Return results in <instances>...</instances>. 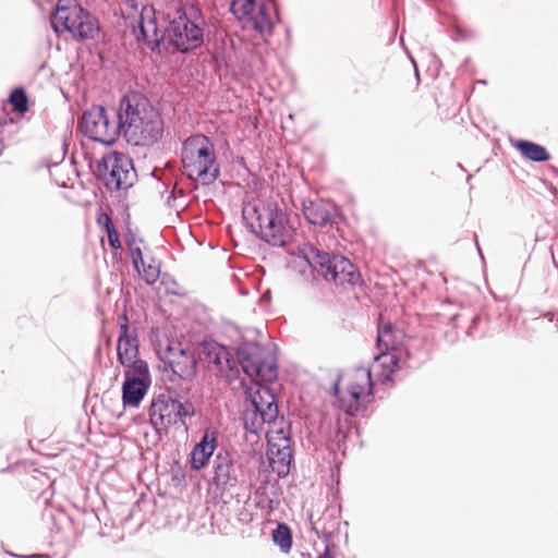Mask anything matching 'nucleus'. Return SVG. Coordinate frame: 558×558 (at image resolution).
I'll list each match as a JSON object with an SVG mask.
<instances>
[{"mask_svg":"<svg viewBox=\"0 0 558 558\" xmlns=\"http://www.w3.org/2000/svg\"><path fill=\"white\" fill-rule=\"evenodd\" d=\"M117 109L110 111L101 105H93L83 112L78 120L81 132L94 142L112 145L120 135L119 120L114 116Z\"/></svg>","mask_w":558,"mask_h":558,"instance_id":"1a4fd4ad","label":"nucleus"},{"mask_svg":"<svg viewBox=\"0 0 558 558\" xmlns=\"http://www.w3.org/2000/svg\"><path fill=\"white\" fill-rule=\"evenodd\" d=\"M456 167H457L458 169H460L461 171H466V170H465V168L463 167V165H462V163H460V162H458V163L456 165Z\"/></svg>","mask_w":558,"mask_h":558,"instance_id":"a18cd8bd","label":"nucleus"},{"mask_svg":"<svg viewBox=\"0 0 558 558\" xmlns=\"http://www.w3.org/2000/svg\"><path fill=\"white\" fill-rule=\"evenodd\" d=\"M432 314H421V327L425 324V319L427 316H430ZM437 318L439 319H444L446 318L449 323L452 324V326L454 328H458L459 327V320L464 318V314H459V313H454V314H451V315H446L444 313H435L434 314Z\"/></svg>","mask_w":558,"mask_h":558,"instance_id":"f704fd0d","label":"nucleus"},{"mask_svg":"<svg viewBox=\"0 0 558 558\" xmlns=\"http://www.w3.org/2000/svg\"><path fill=\"white\" fill-rule=\"evenodd\" d=\"M151 385L149 366L140 363L135 369H124L122 403L126 408H137Z\"/></svg>","mask_w":558,"mask_h":558,"instance_id":"f8f14e48","label":"nucleus"},{"mask_svg":"<svg viewBox=\"0 0 558 558\" xmlns=\"http://www.w3.org/2000/svg\"><path fill=\"white\" fill-rule=\"evenodd\" d=\"M107 233V236H108V242H109V245L113 248V250H118L121 247V243H120V240H119V235H118V232L114 228V223L112 220H108V231H106Z\"/></svg>","mask_w":558,"mask_h":558,"instance_id":"e433bc0d","label":"nucleus"},{"mask_svg":"<svg viewBox=\"0 0 558 558\" xmlns=\"http://www.w3.org/2000/svg\"><path fill=\"white\" fill-rule=\"evenodd\" d=\"M348 391V397H341L339 398V407L341 410H343V412L350 416H354L356 415L361 410H362V407H361V398H362V393H359V391H351V390H347Z\"/></svg>","mask_w":558,"mask_h":558,"instance_id":"c756f323","label":"nucleus"},{"mask_svg":"<svg viewBox=\"0 0 558 558\" xmlns=\"http://www.w3.org/2000/svg\"><path fill=\"white\" fill-rule=\"evenodd\" d=\"M234 54V43L233 39L223 34L219 39L216 40L213 58L218 64L229 66L231 64Z\"/></svg>","mask_w":558,"mask_h":558,"instance_id":"b1692460","label":"nucleus"},{"mask_svg":"<svg viewBox=\"0 0 558 558\" xmlns=\"http://www.w3.org/2000/svg\"><path fill=\"white\" fill-rule=\"evenodd\" d=\"M178 352L181 356L185 357L186 361L190 363L191 365V369H183V367L180 365L179 362H174L173 360L169 359L168 361H165L163 357H161V360L165 362V367L163 369L167 371L168 367L171 369V372L174 374V375H178L180 378H185V377H189V376H192L194 373H195V365H196V360L194 359V356L184 348H178Z\"/></svg>","mask_w":558,"mask_h":558,"instance_id":"a878e982","label":"nucleus"},{"mask_svg":"<svg viewBox=\"0 0 558 558\" xmlns=\"http://www.w3.org/2000/svg\"><path fill=\"white\" fill-rule=\"evenodd\" d=\"M376 349L408 354L404 332L390 322L385 323L381 316L379 317L377 327Z\"/></svg>","mask_w":558,"mask_h":558,"instance_id":"6ab92c4d","label":"nucleus"},{"mask_svg":"<svg viewBox=\"0 0 558 558\" xmlns=\"http://www.w3.org/2000/svg\"><path fill=\"white\" fill-rule=\"evenodd\" d=\"M181 161L185 175L203 185L213 184L220 175L215 146L204 134H194L184 140Z\"/></svg>","mask_w":558,"mask_h":558,"instance_id":"7ed1b4c3","label":"nucleus"},{"mask_svg":"<svg viewBox=\"0 0 558 558\" xmlns=\"http://www.w3.org/2000/svg\"><path fill=\"white\" fill-rule=\"evenodd\" d=\"M50 25L57 35L68 32L78 40L98 39L101 32L97 17L75 1L64 4L60 0L50 15Z\"/></svg>","mask_w":558,"mask_h":558,"instance_id":"39448f33","label":"nucleus"},{"mask_svg":"<svg viewBox=\"0 0 558 558\" xmlns=\"http://www.w3.org/2000/svg\"><path fill=\"white\" fill-rule=\"evenodd\" d=\"M340 378H341V375H338V378L336 379V381L333 383L332 387H331V395L335 396L338 400L339 398H341V391H340Z\"/></svg>","mask_w":558,"mask_h":558,"instance_id":"4c0bfd02","label":"nucleus"},{"mask_svg":"<svg viewBox=\"0 0 558 558\" xmlns=\"http://www.w3.org/2000/svg\"><path fill=\"white\" fill-rule=\"evenodd\" d=\"M9 101L13 110L20 114L28 110V97L25 89L22 87H16L11 92Z\"/></svg>","mask_w":558,"mask_h":558,"instance_id":"2f4dec72","label":"nucleus"},{"mask_svg":"<svg viewBox=\"0 0 558 558\" xmlns=\"http://www.w3.org/2000/svg\"><path fill=\"white\" fill-rule=\"evenodd\" d=\"M231 13L245 28H252L262 36L271 35L278 13L272 3L264 0H232Z\"/></svg>","mask_w":558,"mask_h":558,"instance_id":"9d476101","label":"nucleus"},{"mask_svg":"<svg viewBox=\"0 0 558 558\" xmlns=\"http://www.w3.org/2000/svg\"><path fill=\"white\" fill-rule=\"evenodd\" d=\"M511 145L519 151L523 159L531 162L542 163L551 158L550 153L544 145L530 140L518 138L511 141Z\"/></svg>","mask_w":558,"mask_h":558,"instance_id":"4be33fe9","label":"nucleus"},{"mask_svg":"<svg viewBox=\"0 0 558 558\" xmlns=\"http://www.w3.org/2000/svg\"><path fill=\"white\" fill-rule=\"evenodd\" d=\"M129 247H130L133 266H134L135 270L138 274H141V266H144L142 251L138 246H133L131 243H129Z\"/></svg>","mask_w":558,"mask_h":558,"instance_id":"c9c22d12","label":"nucleus"},{"mask_svg":"<svg viewBox=\"0 0 558 558\" xmlns=\"http://www.w3.org/2000/svg\"><path fill=\"white\" fill-rule=\"evenodd\" d=\"M409 58L413 64L415 80H416V83L418 84V71H420L418 63L416 62L415 58L412 54H410Z\"/></svg>","mask_w":558,"mask_h":558,"instance_id":"a19ab883","label":"nucleus"},{"mask_svg":"<svg viewBox=\"0 0 558 558\" xmlns=\"http://www.w3.org/2000/svg\"><path fill=\"white\" fill-rule=\"evenodd\" d=\"M108 220H112L110 216L102 214L98 217V223L104 226L105 231H108Z\"/></svg>","mask_w":558,"mask_h":558,"instance_id":"ea45409f","label":"nucleus"},{"mask_svg":"<svg viewBox=\"0 0 558 558\" xmlns=\"http://www.w3.org/2000/svg\"><path fill=\"white\" fill-rule=\"evenodd\" d=\"M498 306V316L493 319L487 312L474 314L471 317L470 325L466 328V336L473 339H482L487 336H493L505 329L508 323V315L504 314Z\"/></svg>","mask_w":558,"mask_h":558,"instance_id":"f3484780","label":"nucleus"},{"mask_svg":"<svg viewBox=\"0 0 558 558\" xmlns=\"http://www.w3.org/2000/svg\"><path fill=\"white\" fill-rule=\"evenodd\" d=\"M120 332L117 341V356L124 369H135L140 363L148 366L145 360L138 357L140 340L136 329L131 330L125 314L120 316Z\"/></svg>","mask_w":558,"mask_h":558,"instance_id":"ddd939ff","label":"nucleus"},{"mask_svg":"<svg viewBox=\"0 0 558 558\" xmlns=\"http://www.w3.org/2000/svg\"><path fill=\"white\" fill-rule=\"evenodd\" d=\"M421 65L425 66L426 78L434 81L440 73L442 62L435 53L421 49Z\"/></svg>","mask_w":558,"mask_h":558,"instance_id":"c85d7f7f","label":"nucleus"},{"mask_svg":"<svg viewBox=\"0 0 558 558\" xmlns=\"http://www.w3.org/2000/svg\"><path fill=\"white\" fill-rule=\"evenodd\" d=\"M474 236H475L476 247H477L478 252H481V248H480V244H478V242H477V236H476V234H475ZM480 254L482 255V253H480Z\"/></svg>","mask_w":558,"mask_h":558,"instance_id":"49530a36","label":"nucleus"},{"mask_svg":"<svg viewBox=\"0 0 558 558\" xmlns=\"http://www.w3.org/2000/svg\"><path fill=\"white\" fill-rule=\"evenodd\" d=\"M252 210L256 223L252 222L251 227L263 241L271 246L283 247L292 240L294 228L277 204L254 206Z\"/></svg>","mask_w":558,"mask_h":558,"instance_id":"423d86ee","label":"nucleus"},{"mask_svg":"<svg viewBox=\"0 0 558 558\" xmlns=\"http://www.w3.org/2000/svg\"><path fill=\"white\" fill-rule=\"evenodd\" d=\"M159 268L154 265L141 266V276L147 284H154L159 278Z\"/></svg>","mask_w":558,"mask_h":558,"instance_id":"72a5a7b5","label":"nucleus"},{"mask_svg":"<svg viewBox=\"0 0 558 558\" xmlns=\"http://www.w3.org/2000/svg\"><path fill=\"white\" fill-rule=\"evenodd\" d=\"M265 384H258L256 391L250 395L251 404L254 410L259 412L262 420L276 422L278 417L277 397L272 389Z\"/></svg>","mask_w":558,"mask_h":558,"instance_id":"412c9836","label":"nucleus"},{"mask_svg":"<svg viewBox=\"0 0 558 558\" xmlns=\"http://www.w3.org/2000/svg\"><path fill=\"white\" fill-rule=\"evenodd\" d=\"M197 354L199 361L205 363L208 371L215 374L232 372L236 368V361L233 359L231 351L214 339H205L198 345Z\"/></svg>","mask_w":558,"mask_h":558,"instance_id":"4468645a","label":"nucleus"},{"mask_svg":"<svg viewBox=\"0 0 558 558\" xmlns=\"http://www.w3.org/2000/svg\"><path fill=\"white\" fill-rule=\"evenodd\" d=\"M318 558H333V557L330 555L329 550L326 549L322 555L318 556Z\"/></svg>","mask_w":558,"mask_h":558,"instance_id":"37998d69","label":"nucleus"},{"mask_svg":"<svg viewBox=\"0 0 558 558\" xmlns=\"http://www.w3.org/2000/svg\"><path fill=\"white\" fill-rule=\"evenodd\" d=\"M272 542L280 547L283 553L290 551L292 547V533L290 527L280 523L271 533Z\"/></svg>","mask_w":558,"mask_h":558,"instance_id":"7c9ffc66","label":"nucleus"},{"mask_svg":"<svg viewBox=\"0 0 558 558\" xmlns=\"http://www.w3.org/2000/svg\"><path fill=\"white\" fill-rule=\"evenodd\" d=\"M301 253L312 271L327 282L344 287L355 286L361 279L355 266L344 256L318 250L313 245L304 246Z\"/></svg>","mask_w":558,"mask_h":558,"instance_id":"20e7f679","label":"nucleus"},{"mask_svg":"<svg viewBox=\"0 0 558 558\" xmlns=\"http://www.w3.org/2000/svg\"><path fill=\"white\" fill-rule=\"evenodd\" d=\"M217 448V433L211 428H206L201 440L195 444L191 451L190 464L192 470L201 471L209 462Z\"/></svg>","mask_w":558,"mask_h":558,"instance_id":"aec40b11","label":"nucleus"},{"mask_svg":"<svg viewBox=\"0 0 558 558\" xmlns=\"http://www.w3.org/2000/svg\"><path fill=\"white\" fill-rule=\"evenodd\" d=\"M236 364L253 380L272 383L278 377L275 357L257 342H242L236 349Z\"/></svg>","mask_w":558,"mask_h":558,"instance_id":"0eeeda50","label":"nucleus"},{"mask_svg":"<svg viewBox=\"0 0 558 558\" xmlns=\"http://www.w3.org/2000/svg\"><path fill=\"white\" fill-rule=\"evenodd\" d=\"M244 421L246 429L252 434H258L263 425L266 423H275L272 420H262V415H259V412H257L254 409H252V412H247L245 414Z\"/></svg>","mask_w":558,"mask_h":558,"instance_id":"473e14b6","label":"nucleus"},{"mask_svg":"<svg viewBox=\"0 0 558 558\" xmlns=\"http://www.w3.org/2000/svg\"><path fill=\"white\" fill-rule=\"evenodd\" d=\"M403 354L397 353L390 350H378V353L375 355V364L372 368V374L376 372L377 367H383V372L379 375L381 381H387L391 379V375L395 372V368L398 366L400 359Z\"/></svg>","mask_w":558,"mask_h":558,"instance_id":"5701e85b","label":"nucleus"},{"mask_svg":"<svg viewBox=\"0 0 558 558\" xmlns=\"http://www.w3.org/2000/svg\"><path fill=\"white\" fill-rule=\"evenodd\" d=\"M114 116L119 120L120 134L130 145L149 147L163 135L165 124L160 112L140 92L124 94Z\"/></svg>","mask_w":558,"mask_h":558,"instance_id":"f03ea898","label":"nucleus"},{"mask_svg":"<svg viewBox=\"0 0 558 558\" xmlns=\"http://www.w3.org/2000/svg\"><path fill=\"white\" fill-rule=\"evenodd\" d=\"M472 178H473V175H472V174H468V177H466V183H470V181H471V179H472Z\"/></svg>","mask_w":558,"mask_h":558,"instance_id":"de8ad7c7","label":"nucleus"},{"mask_svg":"<svg viewBox=\"0 0 558 558\" xmlns=\"http://www.w3.org/2000/svg\"><path fill=\"white\" fill-rule=\"evenodd\" d=\"M278 442L272 436H267V458L269 464L279 477H286L290 473L293 460L290 437L280 428L276 432Z\"/></svg>","mask_w":558,"mask_h":558,"instance_id":"2eb2a0df","label":"nucleus"},{"mask_svg":"<svg viewBox=\"0 0 558 558\" xmlns=\"http://www.w3.org/2000/svg\"><path fill=\"white\" fill-rule=\"evenodd\" d=\"M446 278L442 276L441 272H438L436 275L429 272L425 269V265L423 260L421 259V294L426 290L430 291L432 289H435L436 291H440L442 289H446Z\"/></svg>","mask_w":558,"mask_h":558,"instance_id":"bb28decb","label":"nucleus"},{"mask_svg":"<svg viewBox=\"0 0 558 558\" xmlns=\"http://www.w3.org/2000/svg\"><path fill=\"white\" fill-rule=\"evenodd\" d=\"M302 211L308 223L318 227L332 226L339 216L336 204L322 198L304 201Z\"/></svg>","mask_w":558,"mask_h":558,"instance_id":"dca6fc26","label":"nucleus"},{"mask_svg":"<svg viewBox=\"0 0 558 558\" xmlns=\"http://www.w3.org/2000/svg\"><path fill=\"white\" fill-rule=\"evenodd\" d=\"M174 347H173V343L170 342L168 345H167V349H166V354L167 356H171V355H174Z\"/></svg>","mask_w":558,"mask_h":558,"instance_id":"79ce46f5","label":"nucleus"},{"mask_svg":"<svg viewBox=\"0 0 558 558\" xmlns=\"http://www.w3.org/2000/svg\"><path fill=\"white\" fill-rule=\"evenodd\" d=\"M339 523L340 519L333 517V510H326L322 518L313 524V530H315L316 533L322 532L325 538H331Z\"/></svg>","mask_w":558,"mask_h":558,"instance_id":"cd10ccee","label":"nucleus"},{"mask_svg":"<svg viewBox=\"0 0 558 558\" xmlns=\"http://www.w3.org/2000/svg\"><path fill=\"white\" fill-rule=\"evenodd\" d=\"M372 371L366 367H359L354 371V380L349 384L347 390L359 391V393L373 396Z\"/></svg>","mask_w":558,"mask_h":558,"instance_id":"393cba45","label":"nucleus"},{"mask_svg":"<svg viewBox=\"0 0 558 558\" xmlns=\"http://www.w3.org/2000/svg\"><path fill=\"white\" fill-rule=\"evenodd\" d=\"M211 483L218 490H226L238 484V475L234 470L233 459L226 450H219L213 461Z\"/></svg>","mask_w":558,"mask_h":558,"instance_id":"a211bd4d","label":"nucleus"},{"mask_svg":"<svg viewBox=\"0 0 558 558\" xmlns=\"http://www.w3.org/2000/svg\"><path fill=\"white\" fill-rule=\"evenodd\" d=\"M195 412L191 401L180 402L166 393L154 397L148 408L149 423L158 435L166 434L179 422L185 424L184 418L194 416Z\"/></svg>","mask_w":558,"mask_h":558,"instance_id":"6e6552de","label":"nucleus"},{"mask_svg":"<svg viewBox=\"0 0 558 558\" xmlns=\"http://www.w3.org/2000/svg\"><path fill=\"white\" fill-rule=\"evenodd\" d=\"M476 84H482V85H486L487 84V81L484 80V78H478L475 81Z\"/></svg>","mask_w":558,"mask_h":558,"instance_id":"c03bdc74","label":"nucleus"},{"mask_svg":"<svg viewBox=\"0 0 558 558\" xmlns=\"http://www.w3.org/2000/svg\"><path fill=\"white\" fill-rule=\"evenodd\" d=\"M173 13L169 14L170 23L161 29L151 7H143L132 26V33L137 41H143L151 51L159 49L168 41L177 51L189 53L204 44L208 27L201 8L191 0L173 2Z\"/></svg>","mask_w":558,"mask_h":558,"instance_id":"f257e3e1","label":"nucleus"},{"mask_svg":"<svg viewBox=\"0 0 558 558\" xmlns=\"http://www.w3.org/2000/svg\"><path fill=\"white\" fill-rule=\"evenodd\" d=\"M98 175L110 192L126 190L136 181L133 160L123 153L105 154L97 165Z\"/></svg>","mask_w":558,"mask_h":558,"instance_id":"9b49d317","label":"nucleus"},{"mask_svg":"<svg viewBox=\"0 0 558 558\" xmlns=\"http://www.w3.org/2000/svg\"><path fill=\"white\" fill-rule=\"evenodd\" d=\"M472 66H473V65H472L471 58H470V57H466V58L462 61V63H461V65H460V69H461L462 71H465V72H472V71H473Z\"/></svg>","mask_w":558,"mask_h":558,"instance_id":"58836bf2","label":"nucleus"}]
</instances>
